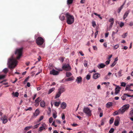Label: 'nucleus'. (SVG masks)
<instances>
[{"instance_id":"bf43d9fd","label":"nucleus","mask_w":133,"mask_h":133,"mask_svg":"<svg viewBox=\"0 0 133 133\" xmlns=\"http://www.w3.org/2000/svg\"><path fill=\"white\" fill-rule=\"evenodd\" d=\"M110 60H108V61H107L105 62V64L107 65H108V64H109L110 63Z\"/></svg>"},{"instance_id":"f257e3e1","label":"nucleus","mask_w":133,"mask_h":133,"mask_svg":"<svg viewBox=\"0 0 133 133\" xmlns=\"http://www.w3.org/2000/svg\"><path fill=\"white\" fill-rule=\"evenodd\" d=\"M18 62L15 58L12 55L8 60V65L9 67L11 69L14 68L17 65Z\"/></svg>"},{"instance_id":"de8ad7c7","label":"nucleus","mask_w":133,"mask_h":133,"mask_svg":"<svg viewBox=\"0 0 133 133\" xmlns=\"http://www.w3.org/2000/svg\"><path fill=\"white\" fill-rule=\"evenodd\" d=\"M18 95H19V93L17 92H15L14 95V96H15L16 97H18Z\"/></svg>"},{"instance_id":"864d4df0","label":"nucleus","mask_w":133,"mask_h":133,"mask_svg":"<svg viewBox=\"0 0 133 133\" xmlns=\"http://www.w3.org/2000/svg\"><path fill=\"white\" fill-rule=\"evenodd\" d=\"M53 120V119L52 117H51L49 119V122L50 123H51L52 122V121Z\"/></svg>"},{"instance_id":"13d9d810","label":"nucleus","mask_w":133,"mask_h":133,"mask_svg":"<svg viewBox=\"0 0 133 133\" xmlns=\"http://www.w3.org/2000/svg\"><path fill=\"white\" fill-rule=\"evenodd\" d=\"M129 25L130 26H133V22L131 21L130 22L129 24Z\"/></svg>"},{"instance_id":"338daca9","label":"nucleus","mask_w":133,"mask_h":133,"mask_svg":"<svg viewBox=\"0 0 133 133\" xmlns=\"http://www.w3.org/2000/svg\"><path fill=\"white\" fill-rule=\"evenodd\" d=\"M59 59L62 62H63L64 61V59L62 57L60 58Z\"/></svg>"},{"instance_id":"ddd939ff","label":"nucleus","mask_w":133,"mask_h":133,"mask_svg":"<svg viewBox=\"0 0 133 133\" xmlns=\"http://www.w3.org/2000/svg\"><path fill=\"white\" fill-rule=\"evenodd\" d=\"M121 87L119 86H117L116 88L115 94V95H117L119 92L120 89Z\"/></svg>"},{"instance_id":"6e6d98bb","label":"nucleus","mask_w":133,"mask_h":133,"mask_svg":"<svg viewBox=\"0 0 133 133\" xmlns=\"http://www.w3.org/2000/svg\"><path fill=\"white\" fill-rule=\"evenodd\" d=\"M130 114L131 116H133V109L130 111Z\"/></svg>"},{"instance_id":"3c124183","label":"nucleus","mask_w":133,"mask_h":133,"mask_svg":"<svg viewBox=\"0 0 133 133\" xmlns=\"http://www.w3.org/2000/svg\"><path fill=\"white\" fill-rule=\"evenodd\" d=\"M126 85V83L124 82H122L121 83V86L123 87H125Z\"/></svg>"},{"instance_id":"a18cd8bd","label":"nucleus","mask_w":133,"mask_h":133,"mask_svg":"<svg viewBox=\"0 0 133 133\" xmlns=\"http://www.w3.org/2000/svg\"><path fill=\"white\" fill-rule=\"evenodd\" d=\"M87 62L86 61H84V66L85 67H86L87 65Z\"/></svg>"},{"instance_id":"f8f14e48","label":"nucleus","mask_w":133,"mask_h":133,"mask_svg":"<svg viewBox=\"0 0 133 133\" xmlns=\"http://www.w3.org/2000/svg\"><path fill=\"white\" fill-rule=\"evenodd\" d=\"M100 76V75L98 73H96L94 74L93 76V78L94 79H96L99 78Z\"/></svg>"},{"instance_id":"7c9ffc66","label":"nucleus","mask_w":133,"mask_h":133,"mask_svg":"<svg viewBox=\"0 0 133 133\" xmlns=\"http://www.w3.org/2000/svg\"><path fill=\"white\" fill-rule=\"evenodd\" d=\"M91 74L90 73H89L86 76V78L88 80L90 79L91 77Z\"/></svg>"},{"instance_id":"37998d69","label":"nucleus","mask_w":133,"mask_h":133,"mask_svg":"<svg viewBox=\"0 0 133 133\" xmlns=\"http://www.w3.org/2000/svg\"><path fill=\"white\" fill-rule=\"evenodd\" d=\"M116 64V62H114L110 66L111 67H112L114 66Z\"/></svg>"},{"instance_id":"9b49d317","label":"nucleus","mask_w":133,"mask_h":133,"mask_svg":"<svg viewBox=\"0 0 133 133\" xmlns=\"http://www.w3.org/2000/svg\"><path fill=\"white\" fill-rule=\"evenodd\" d=\"M130 95H128L127 94H124L121 97V98L122 100L124 101L126 99L127 97H130Z\"/></svg>"},{"instance_id":"2f4dec72","label":"nucleus","mask_w":133,"mask_h":133,"mask_svg":"<svg viewBox=\"0 0 133 133\" xmlns=\"http://www.w3.org/2000/svg\"><path fill=\"white\" fill-rule=\"evenodd\" d=\"M46 129L45 128L43 127H40L39 128V131L40 132H41L42 130H45Z\"/></svg>"},{"instance_id":"412c9836","label":"nucleus","mask_w":133,"mask_h":133,"mask_svg":"<svg viewBox=\"0 0 133 133\" xmlns=\"http://www.w3.org/2000/svg\"><path fill=\"white\" fill-rule=\"evenodd\" d=\"M129 12V10L125 13L123 16V19H125V18L127 17L128 14Z\"/></svg>"},{"instance_id":"79ce46f5","label":"nucleus","mask_w":133,"mask_h":133,"mask_svg":"<svg viewBox=\"0 0 133 133\" xmlns=\"http://www.w3.org/2000/svg\"><path fill=\"white\" fill-rule=\"evenodd\" d=\"M124 23L123 22H121L119 24V25L122 28L124 25Z\"/></svg>"},{"instance_id":"ea45409f","label":"nucleus","mask_w":133,"mask_h":133,"mask_svg":"<svg viewBox=\"0 0 133 133\" xmlns=\"http://www.w3.org/2000/svg\"><path fill=\"white\" fill-rule=\"evenodd\" d=\"M127 36V33H126L124 34L122 36V38H124Z\"/></svg>"},{"instance_id":"58836bf2","label":"nucleus","mask_w":133,"mask_h":133,"mask_svg":"<svg viewBox=\"0 0 133 133\" xmlns=\"http://www.w3.org/2000/svg\"><path fill=\"white\" fill-rule=\"evenodd\" d=\"M92 26L95 27L96 26V24L95 22L94 21H92Z\"/></svg>"},{"instance_id":"7ed1b4c3","label":"nucleus","mask_w":133,"mask_h":133,"mask_svg":"<svg viewBox=\"0 0 133 133\" xmlns=\"http://www.w3.org/2000/svg\"><path fill=\"white\" fill-rule=\"evenodd\" d=\"M58 91L57 92L55 96V99L59 98L61 95V94L65 91V87L63 86H61L58 88Z\"/></svg>"},{"instance_id":"393cba45","label":"nucleus","mask_w":133,"mask_h":133,"mask_svg":"<svg viewBox=\"0 0 133 133\" xmlns=\"http://www.w3.org/2000/svg\"><path fill=\"white\" fill-rule=\"evenodd\" d=\"M55 89V88H53L50 89L49 90L48 92V94H50Z\"/></svg>"},{"instance_id":"473e14b6","label":"nucleus","mask_w":133,"mask_h":133,"mask_svg":"<svg viewBox=\"0 0 133 133\" xmlns=\"http://www.w3.org/2000/svg\"><path fill=\"white\" fill-rule=\"evenodd\" d=\"M114 121V118L113 117L111 118V119L109 120V123L111 124L113 123Z\"/></svg>"},{"instance_id":"c85d7f7f","label":"nucleus","mask_w":133,"mask_h":133,"mask_svg":"<svg viewBox=\"0 0 133 133\" xmlns=\"http://www.w3.org/2000/svg\"><path fill=\"white\" fill-rule=\"evenodd\" d=\"M72 75V74L70 72H66V76L67 77H69L70 76H71Z\"/></svg>"},{"instance_id":"a19ab883","label":"nucleus","mask_w":133,"mask_h":133,"mask_svg":"<svg viewBox=\"0 0 133 133\" xmlns=\"http://www.w3.org/2000/svg\"><path fill=\"white\" fill-rule=\"evenodd\" d=\"M2 120L3 121L2 122L4 124L6 123L8 121L7 119H2Z\"/></svg>"},{"instance_id":"4d7b16f0","label":"nucleus","mask_w":133,"mask_h":133,"mask_svg":"<svg viewBox=\"0 0 133 133\" xmlns=\"http://www.w3.org/2000/svg\"><path fill=\"white\" fill-rule=\"evenodd\" d=\"M40 124H37L36 125H35L34 126V127L33 128L34 129H35L37 128V127H38L39 125Z\"/></svg>"},{"instance_id":"a211bd4d","label":"nucleus","mask_w":133,"mask_h":133,"mask_svg":"<svg viewBox=\"0 0 133 133\" xmlns=\"http://www.w3.org/2000/svg\"><path fill=\"white\" fill-rule=\"evenodd\" d=\"M39 114V110L37 109L35 112L33 114V116H34L36 117V116L38 115Z\"/></svg>"},{"instance_id":"cd10ccee","label":"nucleus","mask_w":133,"mask_h":133,"mask_svg":"<svg viewBox=\"0 0 133 133\" xmlns=\"http://www.w3.org/2000/svg\"><path fill=\"white\" fill-rule=\"evenodd\" d=\"M42 100V99L40 97H38V98H36L35 101V102L39 103L40 101Z\"/></svg>"},{"instance_id":"8fccbe9b","label":"nucleus","mask_w":133,"mask_h":133,"mask_svg":"<svg viewBox=\"0 0 133 133\" xmlns=\"http://www.w3.org/2000/svg\"><path fill=\"white\" fill-rule=\"evenodd\" d=\"M32 109V108L31 107H29L28 109H25V111H27L28 110L31 111Z\"/></svg>"},{"instance_id":"e2e57ef3","label":"nucleus","mask_w":133,"mask_h":133,"mask_svg":"<svg viewBox=\"0 0 133 133\" xmlns=\"http://www.w3.org/2000/svg\"><path fill=\"white\" fill-rule=\"evenodd\" d=\"M29 77L28 76L25 79L24 81V83H26L27 82V81H28V79H29Z\"/></svg>"},{"instance_id":"bb28decb","label":"nucleus","mask_w":133,"mask_h":133,"mask_svg":"<svg viewBox=\"0 0 133 133\" xmlns=\"http://www.w3.org/2000/svg\"><path fill=\"white\" fill-rule=\"evenodd\" d=\"M61 102L60 101L58 102H54V104L55 106L58 107L59 105Z\"/></svg>"},{"instance_id":"4c0bfd02","label":"nucleus","mask_w":133,"mask_h":133,"mask_svg":"<svg viewBox=\"0 0 133 133\" xmlns=\"http://www.w3.org/2000/svg\"><path fill=\"white\" fill-rule=\"evenodd\" d=\"M119 45L118 44H117L114 46V49H117L119 47Z\"/></svg>"},{"instance_id":"c9c22d12","label":"nucleus","mask_w":133,"mask_h":133,"mask_svg":"<svg viewBox=\"0 0 133 133\" xmlns=\"http://www.w3.org/2000/svg\"><path fill=\"white\" fill-rule=\"evenodd\" d=\"M8 71V69L7 68H5L3 70V71L5 73H6Z\"/></svg>"},{"instance_id":"1a4fd4ad","label":"nucleus","mask_w":133,"mask_h":133,"mask_svg":"<svg viewBox=\"0 0 133 133\" xmlns=\"http://www.w3.org/2000/svg\"><path fill=\"white\" fill-rule=\"evenodd\" d=\"M50 74L54 75H58L59 74V72L57 71L56 70L54 69H53L50 71Z\"/></svg>"},{"instance_id":"c756f323","label":"nucleus","mask_w":133,"mask_h":133,"mask_svg":"<svg viewBox=\"0 0 133 133\" xmlns=\"http://www.w3.org/2000/svg\"><path fill=\"white\" fill-rule=\"evenodd\" d=\"M74 79V77H72L66 79V81H71L73 80Z\"/></svg>"},{"instance_id":"9d476101","label":"nucleus","mask_w":133,"mask_h":133,"mask_svg":"<svg viewBox=\"0 0 133 133\" xmlns=\"http://www.w3.org/2000/svg\"><path fill=\"white\" fill-rule=\"evenodd\" d=\"M65 17H66V13H62L60 16L59 18L61 21H63L65 19Z\"/></svg>"},{"instance_id":"c03bdc74","label":"nucleus","mask_w":133,"mask_h":133,"mask_svg":"<svg viewBox=\"0 0 133 133\" xmlns=\"http://www.w3.org/2000/svg\"><path fill=\"white\" fill-rule=\"evenodd\" d=\"M109 22L110 23L114 22V19L113 18H111L110 19Z\"/></svg>"},{"instance_id":"dca6fc26","label":"nucleus","mask_w":133,"mask_h":133,"mask_svg":"<svg viewBox=\"0 0 133 133\" xmlns=\"http://www.w3.org/2000/svg\"><path fill=\"white\" fill-rule=\"evenodd\" d=\"M113 103L112 102H108L106 104V107L107 108H109L112 106Z\"/></svg>"},{"instance_id":"a878e982","label":"nucleus","mask_w":133,"mask_h":133,"mask_svg":"<svg viewBox=\"0 0 133 133\" xmlns=\"http://www.w3.org/2000/svg\"><path fill=\"white\" fill-rule=\"evenodd\" d=\"M57 113L56 112L54 111L53 112V117L54 118H56L57 117Z\"/></svg>"},{"instance_id":"09e8293b","label":"nucleus","mask_w":133,"mask_h":133,"mask_svg":"<svg viewBox=\"0 0 133 133\" xmlns=\"http://www.w3.org/2000/svg\"><path fill=\"white\" fill-rule=\"evenodd\" d=\"M5 76V75H0V79L4 78Z\"/></svg>"},{"instance_id":"f704fd0d","label":"nucleus","mask_w":133,"mask_h":133,"mask_svg":"<svg viewBox=\"0 0 133 133\" xmlns=\"http://www.w3.org/2000/svg\"><path fill=\"white\" fill-rule=\"evenodd\" d=\"M97 112L98 113H100L103 112V111L100 107H99L98 108Z\"/></svg>"},{"instance_id":"774afa93","label":"nucleus","mask_w":133,"mask_h":133,"mask_svg":"<svg viewBox=\"0 0 133 133\" xmlns=\"http://www.w3.org/2000/svg\"><path fill=\"white\" fill-rule=\"evenodd\" d=\"M85 2V0H81L80 1V3L81 4H83Z\"/></svg>"},{"instance_id":"2eb2a0df","label":"nucleus","mask_w":133,"mask_h":133,"mask_svg":"<svg viewBox=\"0 0 133 133\" xmlns=\"http://www.w3.org/2000/svg\"><path fill=\"white\" fill-rule=\"evenodd\" d=\"M120 114H122V112L120 111V109L116 111H115L113 113V115L114 116H115L116 115H118Z\"/></svg>"},{"instance_id":"0e129e2a","label":"nucleus","mask_w":133,"mask_h":133,"mask_svg":"<svg viewBox=\"0 0 133 133\" xmlns=\"http://www.w3.org/2000/svg\"><path fill=\"white\" fill-rule=\"evenodd\" d=\"M42 126L41 127H43L44 128H45V127H46V125L45 123H44L43 124H42Z\"/></svg>"},{"instance_id":"680f3d73","label":"nucleus","mask_w":133,"mask_h":133,"mask_svg":"<svg viewBox=\"0 0 133 133\" xmlns=\"http://www.w3.org/2000/svg\"><path fill=\"white\" fill-rule=\"evenodd\" d=\"M110 78L109 76H108V75L106 76L105 77V79H109Z\"/></svg>"},{"instance_id":"b1692460","label":"nucleus","mask_w":133,"mask_h":133,"mask_svg":"<svg viewBox=\"0 0 133 133\" xmlns=\"http://www.w3.org/2000/svg\"><path fill=\"white\" fill-rule=\"evenodd\" d=\"M125 4V2H124L123 4L118 9V13H119L120 12L121 9L123 8V6Z\"/></svg>"},{"instance_id":"052dcab7","label":"nucleus","mask_w":133,"mask_h":133,"mask_svg":"<svg viewBox=\"0 0 133 133\" xmlns=\"http://www.w3.org/2000/svg\"><path fill=\"white\" fill-rule=\"evenodd\" d=\"M7 116L5 115L4 116L2 117V119H7Z\"/></svg>"},{"instance_id":"0eeeda50","label":"nucleus","mask_w":133,"mask_h":133,"mask_svg":"<svg viewBox=\"0 0 133 133\" xmlns=\"http://www.w3.org/2000/svg\"><path fill=\"white\" fill-rule=\"evenodd\" d=\"M37 44L39 45L42 44L44 42V39L41 37H38L36 39Z\"/></svg>"},{"instance_id":"f3484780","label":"nucleus","mask_w":133,"mask_h":133,"mask_svg":"<svg viewBox=\"0 0 133 133\" xmlns=\"http://www.w3.org/2000/svg\"><path fill=\"white\" fill-rule=\"evenodd\" d=\"M105 65L103 63H101L98 65L97 67L99 69H100L104 68L105 66Z\"/></svg>"},{"instance_id":"72a5a7b5","label":"nucleus","mask_w":133,"mask_h":133,"mask_svg":"<svg viewBox=\"0 0 133 133\" xmlns=\"http://www.w3.org/2000/svg\"><path fill=\"white\" fill-rule=\"evenodd\" d=\"M73 0H67V4L69 5L72 4L73 2Z\"/></svg>"},{"instance_id":"4be33fe9","label":"nucleus","mask_w":133,"mask_h":133,"mask_svg":"<svg viewBox=\"0 0 133 133\" xmlns=\"http://www.w3.org/2000/svg\"><path fill=\"white\" fill-rule=\"evenodd\" d=\"M45 103L43 101H42L40 104V106L43 108L45 106Z\"/></svg>"},{"instance_id":"20e7f679","label":"nucleus","mask_w":133,"mask_h":133,"mask_svg":"<svg viewBox=\"0 0 133 133\" xmlns=\"http://www.w3.org/2000/svg\"><path fill=\"white\" fill-rule=\"evenodd\" d=\"M22 48L17 49H16L15 54L16 55L17 59H19L20 58L22 55Z\"/></svg>"},{"instance_id":"6e6552de","label":"nucleus","mask_w":133,"mask_h":133,"mask_svg":"<svg viewBox=\"0 0 133 133\" xmlns=\"http://www.w3.org/2000/svg\"><path fill=\"white\" fill-rule=\"evenodd\" d=\"M62 68L63 69L66 71H70L71 69V67L68 64L64 65Z\"/></svg>"},{"instance_id":"f03ea898","label":"nucleus","mask_w":133,"mask_h":133,"mask_svg":"<svg viewBox=\"0 0 133 133\" xmlns=\"http://www.w3.org/2000/svg\"><path fill=\"white\" fill-rule=\"evenodd\" d=\"M66 22L69 24H72L74 22V16L69 13H66Z\"/></svg>"},{"instance_id":"6ab92c4d","label":"nucleus","mask_w":133,"mask_h":133,"mask_svg":"<svg viewBox=\"0 0 133 133\" xmlns=\"http://www.w3.org/2000/svg\"><path fill=\"white\" fill-rule=\"evenodd\" d=\"M66 104L64 102H62L61 105V107L63 109H65L66 108Z\"/></svg>"},{"instance_id":"69168bd1","label":"nucleus","mask_w":133,"mask_h":133,"mask_svg":"<svg viewBox=\"0 0 133 133\" xmlns=\"http://www.w3.org/2000/svg\"><path fill=\"white\" fill-rule=\"evenodd\" d=\"M43 116H41L39 119V121H40L43 119Z\"/></svg>"},{"instance_id":"e433bc0d","label":"nucleus","mask_w":133,"mask_h":133,"mask_svg":"<svg viewBox=\"0 0 133 133\" xmlns=\"http://www.w3.org/2000/svg\"><path fill=\"white\" fill-rule=\"evenodd\" d=\"M130 86L128 84L127 85L125 90H129V89H130Z\"/></svg>"},{"instance_id":"4468645a","label":"nucleus","mask_w":133,"mask_h":133,"mask_svg":"<svg viewBox=\"0 0 133 133\" xmlns=\"http://www.w3.org/2000/svg\"><path fill=\"white\" fill-rule=\"evenodd\" d=\"M82 78L81 76L78 77L77 78L76 81L78 84H79L81 82Z\"/></svg>"},{"instance_id":"5fc2aeb1","label":"nucleus","mask_w":133,"mask_h":133,"mask_svg":"<svg viewBox=\"0 0 133 133\" xmlns=\"http://www.w3.org/2000/svg\"><path fill=\"white\" fill-rule=\"evenodd\" d=\"M112 27V26L110 25L109 27L107 28V31H110L111 30V29Z\"/></svg>"},{"instance_id":"49530a36","label":"nucleus","mask_w":133,"mask_h":133,"mask_svg":"<svg viewBox=\"0 0 133 133\" xmlns=\"http://www.w3.org/2000/svg\"><path fill=\"white\" fill-rule=\"evenodd\" d=\"M114 129L113 128H112L109 131V132L110 133H112L114 132Z\"/></svg>"},{"instance_id":"aec40b11","label":"nucleus","mask_w":133,"mask_h":133,"mask_svg":"<svg viewBox=\"0 0 133 133\" xmlns=\"http://www.w3.org/2000/svg\"><path fill=\"white\" fill-rule=\"evenodd\" d=\"M119 124V120L118 119H116L115 120L114 124L115 126H118Z\"/></svg>"},{"instance_id":"423d86ee","label":"nucleus","mask_w":133,"mask_h":133,"mask_svg":"<svg viewBox=\"0 0 133 133\" xmlns=\"http://www.w3.org/2000/svg\"><path fill=\"white\" fill-rule=\"evenodd\" d=\"M130 106V105L129 104H125L123 105L120 109V110L122 114H123L126 110L128 109Z\"/></svg>"},{"instance_id":"5701e85b","label":"nucleus","mask_w":133,"mask_h":133,"mask_svg":"<svg viewBox=\"0 0 133 133\" xmlns=\"http://www.w3.org/2000/svg\"><path fill=\"white\" fill-rule=\"evenodd\" d=\"M122 70L121 69H120L119 70L117 74L118 77H120L122 76Z\"/></svg>"},{"instance_id":"39448f33","label":"nucleus","mask_w":133,"mask_h":133,"mask_svg":"<svg viewBox=\"0 0 133 133\" xmlns=\"http://www.w3.org/2000/svg\"><path fill=\"white\" fill-rule=\"evenodd\" d=\"M83 111L88 116H90L91 115V110L88 107H84Z\"/></svg>"},{"instance_id":"603ef678","label":"nucleus","mask_w":133,"mask_h":133,"mask_svg":"<svg viewBox=\"0 0 133 133\" xmlns=\"http://www.w3.org/2000/svg\"><path fill=\"white\" fill-rule=\"evenodd\" d=\"M42 71V69H41L40 70H39V71L36 74V75H38Z\"/></svg>"}]
</instances>
